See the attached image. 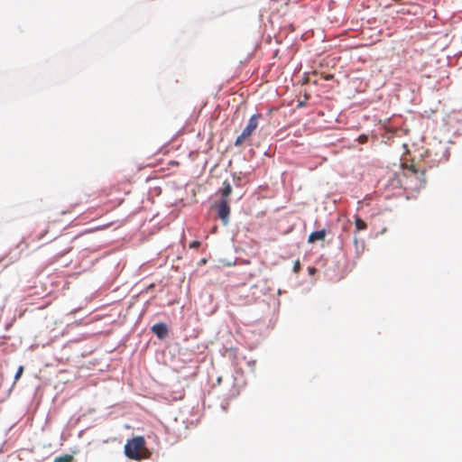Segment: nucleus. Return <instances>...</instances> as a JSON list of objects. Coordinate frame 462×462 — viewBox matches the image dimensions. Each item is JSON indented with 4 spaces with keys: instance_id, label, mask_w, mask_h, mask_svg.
Returning a JSON list of instances; mask_svg holds the SVG:
<instances>
[{
    "instance_id": "obj_8",
    "label": "nucleus",
    "mask_w": 462,
    "mask_h": 462,
    "mask_svg": "<svg viewBox=\"0 0 462 462\" xmlns=\"http://www.w3.org/2000/svg\"><path fill=\"white\" fill-rule=\"evenodd\" d=\"M74 457L69 454H65L62 456L56 457L53 462H73Z\"/></svg>"
},
{
    "instance_id": "obj_5",
    "label": "nucleus",
    "mask_w": 462,
    "mask_h": 462,
    "mask_svg": "<svg viewBox=\"0 0 462 462\" xmlns=\"http://www.w3.org/2000/svg\"><path fill=\"white\" fill-rule=\"evenodd\" d=\"M219 193H220V197H221L220 200H228L227 199L230 196V194L232 193V186L229 181L225 180L223 182V187L219 190Z\"/></svg>"
},
{
    "instance_id": "obj_15",
    "label": "nucleus",
    "mask_w": 462,
    "mask_h": 462,
    "mask_svg": "<svg viewBox=\"0 0 462 462\" xmlns=\"http://www.w3.org/2000/svg\"><path fill=\"white\" fill-rule=\"evenodd\" d=\"M411 170L414 173H416V172H417V171H416V169H415V166H414V165H412V166L411 167Z\"/></svg>"
},
{
    "instance_id": "obj_3",
    "label": "nucleus",
    "mask_w": 462,
    "mask_h": 462,
    "mask_svg": "<svg viewBox=\"0 0 462 462\" xmlns=\"http://www.w3.org/2000/svg\"><path fill=\"white\" fill-rule=\"evenodd\" d=\"M217 217L224 225H227L230 215V206L228 200H219L217 204Z\"/></svg>"
},
{
    "instance_id": "obj_1",
    "label": "nucleus",
    "mask_w": 462,
    "mask_h": 462,
    "mask_svg": "<svg viewBox=\"0 0 462 462\" xmlns=\"http://www.w3.org/2000/svg\"><path fill=\"white\" fill-rule=\"evenodd\" d=\"M125 456L133 460L147 459L151 452L146 448V441L143 436H136L128 439L125 445Z\"/></svg>"
},
{
    "instance_id": "obj_9",
    "label": "nucleus",
    "mask_w": 462,
    "mask_h": 462,
    "mask_svg": "<svg viewBox=\"0 0 462 462\" xmlns=\"http://www.w3.org/2000/svg\"><path fill=\"white\" fill-rule=\"evenodd\" d=\"M23 373V365H20V366L18 367V369H17L16 373H15V375H14V381H15V382H16V381H18V380L21 378V376H22Z\"/></svg>"
},
{
    "instance_id": "obj_4",
    "label": "nucleus",
    "mask_w": 462,
    "mask_h": 462,
    "mask_svg": "<svg viewBox=\"0 0 462 462\" xmlns=\"http://www.w3.org/2000/svg\"><path fill=\"white\" fill-rule=\"evenodd\" d=\"M152 331L161 339L168 335V328L164 323H156L152 327Z\"/></svg>"
},
{
    "instance_id": "obj_12",
    "label": "nucleus",
    "mask_w": 462,
    "mask_h": 462,
    "mask_svg": "<svg viewBox=\"0 0 462 462\" xmlns=\"http://www.w3.org/2000/svg\"><path fill=\"white\" fill-rule=\"evenodd\" d=\"M200 246V242L199 241H193L190 245H189V247L190 248H199Z\"/></svg>"
},
{
    "instance_id": "obj_10",
    "label": "nucleus",
    "mask_w": 462,
    "mask_h": 462,
    "mask_svg": "<svg viewBox=\"0 0 462 462\" xmlns=\"http://www.w3.org/2000/svg\"><path fill=\"white\" fill-rule=\"evenodd\" d=\"M367 140H368V137H367V135H365V134H361V135H359V137H358V139H357V141H358L360 143H365L367 142Z\"/></svg>"
},
{
    "instance_id": "obj_16",
    "label": "nucleus",
    "mask_w": 462,
    "mask_h": 462,
    "mask_svg": "<svg viewBox=\"0 0 462 462\" xmlns=\"http://www.w3.org/2000/svg\"><path fill=\"white\" fill-rule=\"evenodd\" d=\"M332 78H333V76H332V75H328V76H327V77H326V79H327V80H328V79H332Z\"/></svg>"
},
{
    "instance_id": "obj_11",
    "label": "nucleus",
    "mask_w": 462,
    "mask_h": 462,
    "mask_svg": "<svg viewBox=\"0 0 462 462\" xmlns=\"http://www.w3.org/2000/svg\"><path fill=\"white\" fill-rule=\"evenodd\" d=\"M300 269V263L299 260H297L295 263H294V265H293V271L295 273H298Z\"/></svg>"
},
{
    "instance_id": "obj_13",
    "label": "nucleus",
    "mask_w": 462,
    "mask_h": 462,
    "mask_svg": "<svg viewBox=\"0 0 462 462\" xmlns=\"http://www.w3.org/2000/svg\"><path fill=\"white\" fill-rule=\"evenodd\" d=\"M309 272L310 274H313V273H315L316 269L314 267H310V268H309Z\"/></svg>"
},
{
    "instance_id": "obj_2",
    "label": "nucleus",
    "mask_w": 462,
    "mask_h": 462,
    "mask_svg": "<svg viewBox=\"0 0 462 462\" xmlns=\"http://www.w3.org/2000/svg\"><path fill=\"white\" fill-rule=\"evenodd\" d=\"M261 114H255L249 118L246 126L243 129L242 133L236 137L235 141V146L239 147L249 139V137L257 129L259 120L261 119Z\"/></svg>"
},
{
    "instance_id": "obj_7",
    "label": "nucleus",
    "mask_w": 462,
    "mask_h": 462,
    "mask_svg": "<svg viewBox=\"0 0 462 462\" xmlns=\"http://www.w3.org/2000/svg\"><path fill=\"white\" fill-rule=\"evenodd\" d=\"M355 226L357 231L365 230L367 227L366 223L357 215L355 216Z\"/></svg>"
},
{
    "instance_id": "obj_14",
    "label": "nucleus",
    "mask_w": 462,
    "mask_h": 462,
    "mask_svg": "<svg viewBox=\"0 0 462 462\" xmlns=\"http://www.w3.org/2000/svg\"><path fill=\"white\" fill-rule=\"evenodd\" d=\"M69 252V249H66L64 252H62L61 254H60V256H63L64 254H68Z\"/></svg>"
},
{
    "instance_id": "obj_6",
    "label": "nucleus",
    "mask_w": 462,
    "mask_h": 462,
    "mask_svg": "<svg viewBox=\"0 0 462 462\" xmlns=\"http://www.w3.org/2000/svg\"><path fill=\"white\" fill-rule=\"evenodd\" d=\"M326 236V231L324 229L312 232L309 237L308 242L309 243H314L318 240H324Z\"/></svg>"
}]
</instances>
